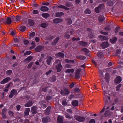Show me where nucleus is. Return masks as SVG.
Returning <instances> with one entry per match:
<instances>
[{"instance_id":"obj_52","label":"nucleus","mask_w":123,"mask_h":123,"mask_svg":"<svg viewBox=\"0 0 123 123\" xmlns=\"http://www.w3.org/2000/svg\"><path fill=\"white\" fill-rule=\"evenodd\" d=\"M78 58L79 59L82 60L85 59L86 58L85 57L83 56H80L78 57Z\"/></svg>"},{"instance_id":"obj_41","label":"nucleus","mask_w":123,"mask_h":123,"mask_svg":"<svg viewBox=\"0 0 123 123\" xmlns=\"http://www.w3.org/2000/svg\"><path fill=\"white\" fill-rule=\"evenodd\" d=\"M67 23L68 25H70L72 23V21L71 18H68L67 19Z\"/></svg>"},{"instance_id":"obj_11","label":"nucleus","mask_w":123,"mask_h":123,"mask_svg":"<svg viewBox=\"0 0 123 123\" xmlns=\"http://www.w3.org/2000/svg\"><path fill=\"white\" fill-rule=\"evenodd\" d=\"M122 81L121 78L119 76H117L115 79L114 82L116 84L119 83Z\"/></svg>"},{"instance_id":"obj_62","label":"nucleus","mask_w":123,"mask_h":123,"mask_svg":"<svg viewBox=\"0 0 123 123\" xmlns=\"http://www.w3.org/2000/svg\"><path fill=\"white\" fill-rule=\"evenodd\" d=\"M21 107V106L19 105H18L16 106V108L18 111H19V110Z\"/></svg>"},{"instance_id":"obj_5","label":"nucleus","mask_w":123,"mask_h":123,"mask_svg":"<svg viewBox=\"0 0 123 123\" xmlns=\"http://www.w3.org/2000/svg\"><path fill=\"white\" fill-rule=\"evenodd\" d=\"M104 93L105 97H104V100L105 104L107 103L108 101L107 99L109 100L110 99V98L109 96L108 95V93L105 91H104Z\"/></svg>"},{"instance_id":"obj_27","label":"nucleus","mask_w":123,"mask_h":123,"mask_svg":"<svg viewBox=\"0 0 123 123\" xmlns=\"http://www.w3.org/2000/svg\"><path fill=\"white\" fill-rule=\"evenodd\" d=\"M74 69H68L65 71L66 73H73L74 71Z\"/></svg>"},{"instance_id":"obj_20","label":"nucleus","mask_w":123,"mask_h":123,"mask_svg":"<svg viewBox=\"0 0 123 123\" xmlns=\"http://www.w3.org/2000/svg\"><path fill=\"white\" fill-rule=\"evenodd\" d=\"M12 22L10 17H8L6 19V23L8 25H10L11 24Z\"/></svg>"},{"instance_id":"obj_12","label":"nucleus","mask_w":123,"mask_h":123,"mask_svg":"<svg viewBox=\"0 0 123 123\" xmlns=\"http://www.w3.org/2000/svg\"><path fill=\"white\" fill-rule=\"evenodd\" d=\"M33 102L31 100H30L29 101L27 102L25 105V107H29L33 105Z\"/></svg>"},{"instance_id":"obj_25","label":"nucleus","mask_w":123,"mask_h":123,"mask_svg":"<svg viewBox=\"0 0 123 123\" xmlns=\"http://www.w3.org/2000/svg\"><path fill=\"white\" fill-rule=\"evenodd\" d=\"M79 102L77 100H75L72 102V104L74 106H78V105Z\"/></svg>"},{"instance_id":"obj_51","label":"nucleus","mask_w":123,"mask_h":123,"mask_svg":"<svg viewBox=\"0 0 123 123\" xmlns=\"http://www.w3.org/2000/svg\"><path fill=\"white\" fill-rule=\"evenodd\" d=\"M110 114V111H107L105 112V115L106 117L109 116Z\"/></svg>"},{"instance_id":"obj_49","label":"nucleus","mask_w":123,"mask_h":123,"mask_svg":"<svg viewBox=\"0 0 123 123\" xmlns=\"http://www.w3.org/2000/svg\"><path fill=\"white\" fill-rule=\"evenodd\" d=\"M33 62H31L30 63H29L27 67V68L28 69L30 68L31 67V66L32 65H33Z\"/></svg>"},{"instance_id":"obj_22","label":"nucleus","mask_w":123,"mask_h":123,"mask_svg":"<svg viewBox=\"0 0 123 123\" xmlns=\"http://www.w3.org/2000/svg\"><path fill=\"white\" fill-rule=\"evenodd\" d=\"M51 108V107L49 106H48L46 109V114L47 115H49L50 114Z\"/></svg>"},{"instance_id":"obj_10","label":"nucleus","mask_w":123,"mask_h":123,"mask_svg":"<svg viewBox=\"0 0 123 123\" xmlns=\"http://www.w3.org/2000/svg\"><path fill=\"white\" fill-rule=\"evenodd\" d=\"M11 80V79L10 77H6L3 79L2 81L0 82V83L1 84H3L6 83L10 80Z\"/></svg>"},{"instance_id":"obj_63","label":"nucleus","mask_w":123,"mask_h":123,"mask_svg":"<svg viewBox=\"0 0 123 123\" xmlns=\"http://www.w3.org/2000/svg\"><path fill=\"white\" fill-rule=\"evenodd\" d=\"M14 41L16 43H18L19 41V39L17 38H15V39H14Z\"/></svg>"},{"instance_id":"obj_15","label":"nucleus","mask_w":123,"mask_h":123,"mask_svg":"<svg viewBox=\"0 0 123 123\" xmlns=\"http://www.w3.org/2000/svg\"><path fill=\"white\" fill-rule=\"evenodd\" d=\"M56 68L58 72H59L61 71L62 68V65L60 63L59 64L56 66Z\"/></svg>"},{"instance_id":"obj_14","label":"nucleus","mask_w":123,"mask_h":123,"mask_svg":"<svg viewBox=\"0 0 123 123\" xmlns=\"http://www.w3.org/2000/svg\"><path fill=\"white\" fill-rule=\"evenodd\" d=\"M28 23L29 25L31 26H33L34 25V22L33 20L29 18L28 20Z\"/></svg>"},{"instance_id":"obj_24","label":"nucleus","mask_w":123,"mask_h":123,"mask_svg":"<svg viewBox=\"0 0 123 123\" xmlns=\"http://www.w3.org/2000/svg\"><path fill=\"white\" fill-rule=\"evenodd\" d=\"M41 16L42 17L45 19L47 18L49 16V14L47 13H42L41 14Z\"/></svg>"},{"instance_id":"obj_40","label":"nucleus","mask_w":123,"mask_h":123,"mask_svg":"<svg viewBox=\"0 0 123 123\" xmlns=\"http://www.w3.org/2000/svg\"><path fill=\"white\" fill-rule=\"evenodd\" d=\"M65 61L66 63H73L74 62V61L73 60H69L68 59H66L65 60Z\"/></svg>"},{"instance_id":"obj_43","label":"nucleus","mask_w":123,"mask_h":123,"mask_svg":"<svg viewBox=\"0 0 123 123\" xmlns=\"http://www.w3.org/2000/svg\"><path fill=\"white\" fill-rule=\"evenodd\" d=\"M52 98L51 96L50 95H47L46 97L45 100L46 101H48L51 99Z\"/></svg>"},{"instance_id":"obj_21","label":"nucleus","mask_w":123,"mask_h":123,"mask_svg":"<svg viewBox=\"0 0 123 123\" xmlns=\"http://www.w3.org/2000/svg\"><path fill=\"white\" fill-rule=\"evenodd\" d=\"M33 58V57L32 56H30L25 58L24 61L25 62H29L32 60Z\"/></svg>"},{"instance_id":"obj_18","label":"nucleus","mask_w":123,"mask_h":123,"mask_svg":"<svg viewBox=\"0 0 123 123\" xmlns=\"http://www.w3.org/2000/svg\"><path fill=\"white\" fill-rule=\"evenodd\" d=\"M48 8L46 6H42L40 8V10L42 11L45 12L49 10Z\"/></svg>"},{"instance_id":"obj_8","label":"nucleus","mask_w":123,"mask_h":123,"mask_svg":"<svg viewBox=\"0 0 123 123\" xmlns=\"http://www.w3.org/2000/svg\"><path fill=\"white\" fill-rule=\"evenodd\" d=\"M50 121V118L48 116L43 117L42 119V122L44 123H46L49 122Z\"/></svg>"},{"instance_id":"obj_54","label":"nucleus","mask_w":123,"mask_h":123,"mask_svg":"<svg viewBox=\"0 0 123 123\" xmlns=\"http://www.w3.org/2000/svg\"><path fill=\"white\" fill-rule=\"evenodd\" d=\"M31 53V51H27L26 52L24 53L25 55H29Z\"/></svg>"},{"instance_id":"obj_16","label":"nucleus","mask_w":123,"mask_h":123,"mask_svg":"<svg viewBox=\"0 0 123 123\" xmlns=\"http://www.w3.org/2000/svg\"><path fill=\"white\" fill-rule=\"evenodd\" d=\"M30 111V108H29L25 109V111L24 112L25 116H28L29 115Z\"/></svg>"},{"instance_id":"obj_45","label":"nucleus","mask_w":123,"mask_h":123,"mask_svg":"<svg viewBox=\"0 0 123 123\" xmlns=\"http://www.w3.org/2000/svg\"><path fill=\"white\" fill-rule=\"evenodd\" d=\"M113 2L111 1H108L107 3V5L108 6H112L113 5Z\"/></svg>"},{"instance_id":"obj_34","label":"nucleus","mask_w":123,"mask_h":123,"mask_svg":"<svg viewBox=\"0 0 123 123\" xmlns=\"http://www.w3.org/2000/svg\"><path fill=\"white\" fill-rule=\"evenodd\" d=\"M79 44L80 45L84 46H86L87 45V43L83 41L79 42Z\"/></svg>"},{"instance_id":"obj_2","label":"nucleus","mask_w":123,"mask_h":123,"mask_svg":"<svg viewBox=\"0 0 123 123\" xmlns=\"http://www.w3.org/2000/svg\"><path fill=\"white\" fill-rule=\"evenodd\" d=\"M37 106H32L31 107L30 111L31 114L33 115L36 114L37 113Z\"/></svg>"},{"instance_id":"obj_61","label":"nucleus","mask_w":123,"mask_h":123,"mask_svg":"<svg viewBox=\"0 0 123 123\" xmlns=\"http://www.w3.org/2000/svg\"><path fill=\"white\" fill-rule=\"evenodd\" d=\"M111 29V28L110 26H108L106 27L104 29L106 31H109Z\"/></svg>"},{"instance_id":"obj_48","label":"nucleus","mask_w":123,"mask_h":123,"mask_svg":"<svg viewBox=\"0 0 123 123\" xmlns=\"http://www.w3.org/2000/svg\"><path fill=\"white\" fill-rule=\"evenodd\" d=\"M35 35V33L34 32H33L30 33L29 36L30 37L33 38Z\"/></svg>"},{"instance_id":"obj_26","label":"nucleus","mask_w":123,"mask_h":123,"mask_svg":"<svg viewBox=\"0 0 123 123\" xmlns=\"http://www.w3.org/2000/svg\"><path fill=\"white\" fill-rule=\"evenodd\" d=\"M81 51H83L85 54L87 55H88L89 53V51L88 49L86 48H84L81 49Z\"/></svg>"},{"instance_id":"obj_7","label":"nucleus","mask_w":123,"mask_h":123,"mask_svg":"<svg viewBox=\"0 0 123 123\" xmlns=\"http://www.w3.org/2000/svg\"><path fill=\"white\" fill-rule=\"evenodd\" d=\"M44 48L43 46L42 45H39L37 46L35 49V51L37 52H40Z\"/></svg>"},{"instance_id":"obj_55","label":"nucleus","mask_w":123,"mask_h":123,"mask_svg":"<svg viewBox=\"0 0 123 123\" xmlns=\"http://www.w3.org/2000/svg\"><path fill=\"white\" fill-rule=\"evenodd\" d=\"M97 55L98 57L101 58L103 54L101 52H99L98 53Z\"/></svg>"},{"instance_id":"obj_30","label":"nucleus","mask_w":123,"mask_h":123,"mask_svg":"<svg viewBox=\"0 0 123 123\" xmlns=\"http://www.w3.org/2000/svg\"><path fill=\"white\" fill-rule=\"evenodd\" d=\"M64 15V13L63 12H57L56 13L55 16L56 17H60Z\"/></svg>"},{"instance_id":"obj_9","label":"nucleus","mask_w":123,"mask_h":123,"mask_svg":"<svg viewBox=\"0 0 123 123\" xmlns=\"http://www.w3.org/2000/svg\"><path fill=\"white\" fill-rule=\"evenodd\" d=\"M101 46L102 48L104 49L108 47L109 45L108 42H103L101 44Z\"/></svg>"},{"instance_id":"obj_17","label":"nucleus","mask_w":123,"mask_h":123,"mask_svg":"<svg viewBox=\"0 0 123 123\" xmlns=\"http://www.w3.org/2000/svg\"><path fill=\"white\" fill-rule=\"evenodd\" d=\"M62 21V20L61 18H56L54 19V23H59Z\"/></svg>"},{"instance_id":"obj_37","label":"nucleus","mask_w":123,"mask_h":123,"mask_svg":"<svg viewBox=\"0 0 123 123\" xmlns=\"http://www.w3.org/2000/svg\"><path fill=\"white\" fill-rule=\"evenodd\" d=\"M21 18V16H17L15 17V20L16 21L18 22L19 21Z\"/></svg>"},{"instance_id":"obj_13","label":"nucleus","mask_w":123,"mask_h":123,"mask_svg":"<svg viewBox=\"0 0 123 123\" xmlns=\"http://www.w3.org/2000/svg\"><path fill=\"white\" fill-rule=\"evenodd\" d=\"M58 122L59 123H63V117L60 116H59L57 118Z\"/></svg>"},{"instance_id":"obj_33","label":"nucleus","mask_w":123,"mask_h":123,"mask_svg":"<svg viewBox=\"0 0 123 123\" xmlns=\"http://www.w3.org/2000/svg\"><path fill=\"white\" fill-rule=\"evenodd\" d=\"M13 83L12 82H10L6 86V88H8L11 87H12L13 86Z\"/></svg>"},{"instance_id":"obj_57","label":"nucleus","mask_w":123,"mask_h":123,"mask_svg":"<svg viewBox=\"0 0 123 123\" xmlns=\"http://www.w3.org/2000/svg\"><path fill=\"white\" fill-rule=\"evenodd\" d=\"M95 123V121L94 119H91L89 123Z\"/></svg>"},{"instance_id":"obj_42","label":"nucleus","mask_w":123,"mask_h":123,"mask_svg":"<svg viewBox=\"0 0 123 123\" xmlns=\"http://www.w3.org/2000/svg\"><path fill=\"white\" fill-rule=\"evenodd\" d=\"M6 73L7 75H10L12 73V71L11 70H8L6 71Z\"/></svg>"},{"instance_id":"obj_3","label":"nucleus","mask_w":123,"mask_h":123,"mask_svg":"<svg viewBox=\"0 0 123 123\" xmlns=\"http://www.w3.org/2000/svg\"><path fill=\"white\" fill-rule=\"evenodd\" d=\"M69 91L68 89L67 88L64 87L61 91V93L62 95H67L69 93Z\"/></svg>"},{"instance_id":"obj_19","label":"nucleus","mask_w":123,"mask_h":123,"mask_svg":"<svg viewBox=\"0 0 123 123\" xmlns=\"http://www.w3.org/2000/svg\"><path fill=\"white\" fill-rule=\"evenodd\" d=\"M53 59V58L50 56H48V58L46 61L47 64L48 65H49L52 60Z\"/></svg>"},{"instance_id":"obj_50","label":"nucleus","mask_w":123,"mask_h":123,"mask_svg":"<svg viewBox=\"0 0 123 123\" xmlns=\"http://www.w3.org/2000/svg\"><path fill=\"white\" fill-rule=\"evenodd\" d=\"M91 12V11L88 9H86L85 11V13L86 14H90Z\"/></svg>"},{"instance_id":"obj_4","label":"nucleus","mask_w":123,"mask_h":123,"mask_svg":"<svg viewBox=\"0 0 123 123\" xmlns=\"http://www.w3.org/2000/svg\"><path fill=\"white\" fill-rule=\"evenodd\" d=\"M6 111L7 109L5 107L2 110L0 114L3 119L7 118V116L6 114Z\"/></svg>"},{"instance_id":"obj_23","label":"nucleus","mask_w":123,"mask_h":123,"mask_svg":"<svg viewBox=\"0 0 123 123\" xmlns=\"http://www.w3.org/2000/svg\"><path fill=\"white\" fill-rule=\"evenodd\" d=\"M55 56L57 57H60L63 58L64 57V54L62 53L59 52L55 55Z\"/></svg>"},{"instance_id":"obj_44","label":"nucleus","mask_w":123,"mask_h":123,"mask_svg":"<svg viewBox=\"0 0 123 123\" xmlns=\"http://www.w3.org/2000/svg\"><path fill=\"white\" fill-rule=\"evenodd\" d=\"M65 117L67 118L71 119L73 118V116H71L69 114L66 113L65 114Z\"/></svg>"},{"instance_id":"obj_58","label":"nucleus","mask_w":123,"mask_h":123,"mask_svg":"<svg viewBox=\"0 0 123 123\" xmlns=\"http://www.w3.org/2000/svg\"><path fill=\"white\" fill-rule=\"evenodd\" d=\"M103 4H100L98 6V7L100 10L102 9L103 7Z\"/></svg>"},{"instance_id":"obj_36","label":"nucleus","mask_w":123,"mask_h":123,"mask_svg":"<svg viewBox=\"0 0 123 123\" xmlns=\"http://www.w3.org/2000/svg\"><path fill=\"white\" fill-rule=\"evenodd\" d=\"M70 28H68V31L67 32H69V31L71 35H72L74 34V30L73 29H69Z\"/></svg>"},{"instance_id":"obj_35","label":"nucleus","mask_w":123,"mask_h":123,"mask_svg":"<svg viewBox=\"0 0 123 123\" xmlns=\"http://www.w3.org/2000/svg\"><path fill=\"white\" fill-rule=\"evenodd\" d=\"M26 27L25 26H21L20 27V30L22 31H24Z\"/></svg>"},{"instance_id":"obj_32","label":"nucleus","mask_w":123,"mask_h":123,"mask_svg":"<svg viewBox=\"0 0 123 123\" xmlns=\"http://www.w3.org/2000/svg\"><path fill=\"white\" fill-rule=\"evenodd\" d=\"M58 7L60 8L64 9L67 10H69V8L66 7L63 5H60L58 6Z\"/></svg>"},{"instance_id":"obj_46","label":"nucleus","mask_w":123,"mask_h":123,"mask_svg":"<svg viewBox=\"0 0 123 123\" xmlns=\"http://www.w3.org/2000/svg\"><path fill=\"white\" fill-rule=\"evenodd\" d=\"M99 74L100 75V77L103 78L104 76L103 74V71L102 70H99Z\"/></svg>"},{"instance_id":"obj_31","label":"nucleus","mask_w":123,"mask_h":123,"mask_svg":"<svg viewBox=\"0 0 123 123\" xmlns=\"http://www.w3.org/2000/svg\"><path fill=\"white\" fill-rule=\"evenodd\" d=\"M117 40V38L116 37L110 39V41L111 43H115Z\"/></svg>"},{"instance_id":"obj_56","label":"nucleus","mask_w":123,"mask_h":123,"mask_svg":"<svg viewBox=\"0 0 123 123\" xmlns=\"http://www.w3.org/2000/svg\"><path fill=\"white\" fill-rule=\"evenodd\" d=\"M23 42L25 45H27L29 43V41L26 40H24L23 41Z\"/></svg>"},{"instance_id":"obj_39","label":"nucleus","mask_w":123,"mask_h":123,"mask_svg":"<svg viewBox=\"0 0 123 123\" xmlns=\"http://www.w3.org/2000/svg\"><path fill=\"white\" fill-rule=\"evenodd\" d=\"M8 113L9 115L12 117H14V113L11 111H8Z\"/></svg>"},{"instance_id":"obj_38","label":"nucleus","mask_w":123,"mask_h":123,"mask_svg":"<svg viewBox=\"0 0 123 123\" xmlns=\"http://www.w3.org/2000/svg\"><path fill=\"white\" fill-rule=\"evenodd\" d=\"M47 26V24L46 23H43L41 24V26L43 28H45Z\"/></svg>"},{"instance_id":"obj_47","label":"nucleus","mask_w":123,"mask_h":123,"mask_svg":"<svg viewBox=\"0 0 123 123\" xmlns=\"http://www.w3.org/2000/svg\"><path fill=\"white\" fill-rule=\"evenodd\" d=\"M64 37L67 39H69L70 38V36L69 35L67 32L65 33Z\"/></svg>"},{"instance_id":"obj_53","label":"nucleus","mask_w":123,"mask_h":123,"mask_svg":"<svg viewBox=\"0 0 123 123\" xmlns=\"http://www.w3.org/2000/svg\"><path fill=\"white\" fill-rule=\"evenodd\" d=\"M32 13L35 14H38L39 13V12L37 10H34L32 12Z\"/></svg>"},{"instance_id":"obj_1","label":"nucleus","mask_w":123,"mask_h":123,"mask_svg":"<svg viewBox=\"0 0 123 123\" xmlns=\"http://www.w3.org/2000/svg\"><path fill=\"white\" fill-rule=\"evenodd\" d=\"M18 93V92H17V90L15 89H13L11 91L8 97L9 98H13V96H17Z\"/></svg>"},{"instance_id":"obj_64","label":"nucleus","mask_w":123,"mask_h":123,"mask_svg":"<svg viewBox=\"0 0 123 123\" xmlns=\"http://www.w3.org/2000/svg\"><path fill=\"white\" fill-rule=\"evenodd\" d=\"M35 40L36 42H38L40 41V39L38 37H36L35 38Z\"/></svg>"},{"instance_id":"obj_29","label":"nucleus","mask_w":123,"mask_h":123,"mask_svg":"<svg viewBox=\"0 0 123 123\" xmlns=\"http://www.w3.org/2000/svg\"><path fill=\"white\" fill-rule=\"evenodd\" d=\"M105 20V18L104 16L101 15L99 17L98 20L100 22H102Z\"/></svg>"},{"instance_id":"obj_6","label":"nucleus","mask_w":123,"mask_h":123,"mask_svg":"<svg viewBox=\"0 0 123 123\" xmlns=\"http://www.w3.org/2000/svg\"><path fill=\"white\" fill-rule=\"evenodd\" d=\"M74 118L76 120L80 122H82L84 121L86 118L85 117L81 116H75Z\"/></svg>"},{"instance_id":"obj_60","label":"nucleus","mask_w":123,"mask_h":123,"mask_svg":"<svg viewBox=\"0 0 123 123\" xmlns=\"http://www.w3.org/2000/svg\"><path fill=\"white\" fill-rule=\"evenodd\" d=\"M121 50L119 49H117L116 50V54L117 56H119V55L120 53Z\"/></svg>"},{"instance_id":"obj_59","label":"nucleus","mask_w":123,"mask_h":123,"mask_svg":"<svg viewBox=\"0 0 123 123\" xmlns=\"http://www.w3.org/2000/svg\"><path fill=\"white\" fill-rule=\"evenodd\" d=\"M95 10L96 13H98L99 12L100 10L98 7H96L95 8Z\"/></svg>"},{"instance_id":"obj_28","label":"nucleus","mask_w":123,"mask_h":123,"mask_svg":"<svg viewBox=\"0 0 123 123\" xmlns=\"http://www.w3.org/2000/svg\"><path fill=\"white\" fill-rule=\"evenodd\" d=\"M109 74L108 73H106L105 74V80L106 82H108L109 80Z\"/></svg>"}]
</instances>
